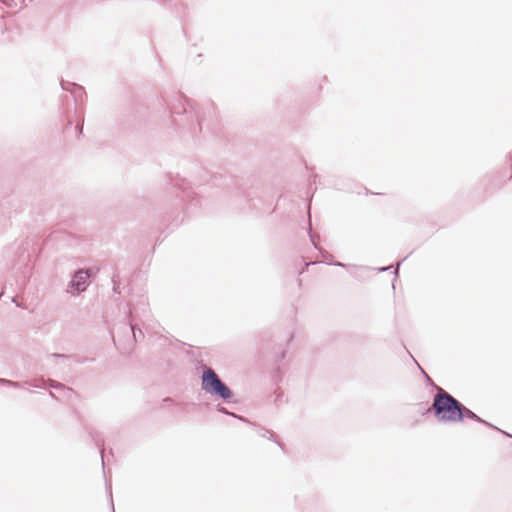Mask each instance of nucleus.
<instances>
[{
	"mask_svg": "<svg viewBox=\"0 0 512 512\" xmlns=\"http://www.w3.org/2000/svg\"><path fill=\"white\" fill-rule=\"evenodd\" d=\"M432 409L440 421H460V403L443 390H440V392L435 395Z\"/></svg>",
	"mask_w": 512,
	"mask_h": 512,
	"instance_id": "1",
	"label": "nucleus"
},
{
	"mask_svg": "<svg viewBox=\"0 0 512 512\" xmlns=\"http://www.w3.org/2000/svg\"><path fill=\"white\" fill-rule=\"evenodd\" d=\"M202 387L206 392L216 394L223 399H229L232 396L230 389L212 369H207L203 373Z\"/></svg>",
	"mask_w": 512,
	"mask_h": 512,
	"instance_id": "2",
	"label": "nucleus"
},
{
	"mask_svg": "<svg viewBox=\"0 0 512 512\" xmlns=\"http://www.w3.org/2000/svg\"><path fill=\"white\" fill-rule=\"evenodd\" d=\"M89 277L87 271H78L72 281L73 285L76 286L77 290H84L86 279Z\"/></svg>",
	"mask_w": 512,
	"mask_h": 512,
	"instance_id": "3",
	"label": "nucleus"
},
{
	"mask_svg": "<svg viewBox=\"0 0 512 512\" xmlns=\"http://www.w3.org/2000/svg\"><path fill=\"white\" fill-rule=\"evenodd\" d=\"M470 418V419H478V417L471 411L469 410L468 408L466 407H463L461 404H460V421L463 419V418Z\"/></svg>",
	"mask_w": 512,
	"mask_h": 512,
	"instance_id": "4",
	"label": "nucleus"
}]
</instances>
